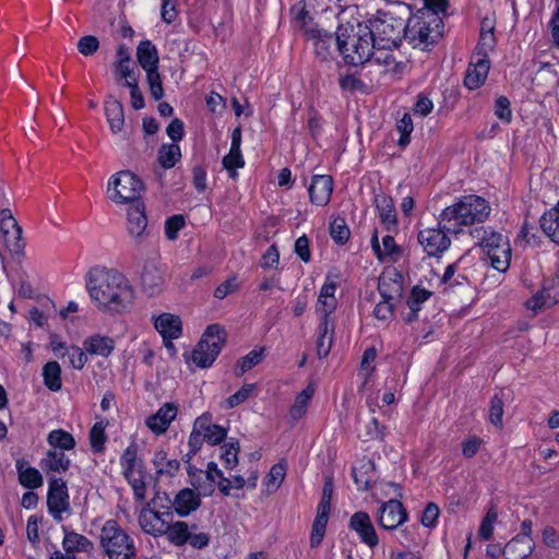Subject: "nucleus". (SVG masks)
Here are the masks:
<instances>
[{
    "label": "nucleus",
    "instance_id": "obj_1",
    "mask_svg": "<svg viewBox=\"0 0 559 559\" xmlns=\"http://www.w3.org/2000/svg\"><path fill=\"white\" fill-rule=\"evenodd\" d=\"M85 281L88 295L99 310L121 313L132 306L134 288L127 276L117 269L93 266L88 270Z\"/></svg>",
    "mask_w": 559,
    "mask_h": 559
},
{
    "label": "nucleus",
    "instance_id": "obj_2",
    "mask_svg": "<svg viewBox=\"0 0 559 559\" xmlns=\"http://www.w3.org/2000/svg\"><path fill=\"white\" fill-rule=\"evenodd\" d=\"M400 12L405 11L407 21L402 16H396L392 11L378 10L370 17L365 26L371 33L376 47L395 48L401 41L402 36L411 43H415L419 38V29L417 28L419 20L413 14L409 5H400Z\"/></svg>",
    "mask_w": 559,
    "mask_h": 559
},
{
    "label": "nucleus",
    "instance_id": "obj_3",
    "mask_svg": "<svg viewBox=\"0 0 559 559\" xmlns=\"http://www.w3.org/2000/svg\"><path fill=\"white\" fill-rule=\"evenodd\" d=\"M491 207L486 199L467 194L442 211L439 225H442L447 231L455 234L463 226L484 223L489 217Z\"/></svg>",
    "mask_w": 559,
    "mask_h": 559
},
{
    "label": "nucleus",
    "instance_id": "obj_4",
    "mask_svg": "<svg viewBox=\"0 0 559 559\" xmlns=\"http://www.w3.org/2000/svg\"><path fill=\"white\" fill-rule=\"evenodd\" d=\"M336 46L345 63L350 66L370 61L376 47L370 31L362 23L340 25Z\"/></svg>",
    "mask_w": 559,
    "mask_h": 559
},
{
    "label": "nucleus",
    "instance_id": "obj_5",
    "mask_svg": "<svg viewBox=\"0 0 559 559\" xmlns=\"http://www.w3.org/2000/svg\"><path fill=\"white\" fill-rule=\"evenodd\" d=\"M473 239L483 248L491 266L498 272H506L510 266L511 247L506 236L487 228L471 230Z\"/></svg>",
    "mask_w": 559,
    "mask_h": 559
},
{
    "label": "nucleus",
    "instance_id": "obj_6",
    "mask_svg": "<svg viewBox=\"0 0 559 559\" xmlns=\"http://www.w3.org/2000/svg\"><path fill=\"white\" fill-rule=\"evenodd\" d=\"M99 543L108 559H134L136 551L133 539L115 521L108 520L104 523Z\"/></svg>",
    "mask_w": 559,
    "mask_h": 559
},
{
    "label": "nucleus",
    "instance_id": "obj_7",
    "mask_svg": "<svg viewBox=\"0 0 559 559\" xmlns=\"http://www.w3.org/2000/svg\"><path fill=\"white\" fill-rule=\"evenodd\" d=\"M447 0H424L421 8V49L437 44L443 36Z\"/></svg>",
    "mask_w": 559,
    "mask_h": 559
},
{
    "label": "nucleus",
    "instance_id": "obj_8",
    "mask_svg": "<svg viewBox=\"0 0 559 559\" xmlns=\"http://www.w3.org/2000/svg\"><path fill=\"white\" fill-rule=\"evenodd\" d=\"M143 188L142 181L133 173L121 170L109 178L107 197L116 204L132 205L140 202Z\"/></svg>",
    "mask_w": 559,
    "mask_h": 559
},
{
    "label": "nucleus",
    "instance_id": "obj_9",
    "mask_svg": "<svg viewBox=\"0 0 559 559\" xmlns=\"http://www.w3.org/2000/svg\"><path fill=\"white\" fill-rule=\"evenodd\" d=\"M226 332L218 324H211L206 328L202 338L192 350V361L201 368L210 367L217 358L225 344Z\"/></svg>",
    "mask_w": 559,
    "mask_h": 559
},
{
    "label": "nucleus",
    "instance_id": "obj_10",
    "mask_svg": "<svg viewBox=\"0 0 559 559\" xmlns=\"http://www.w3.org/2000/svg\"><path fill=\"white\" fill-rule=\"evenodd\" d=\"M227 430L212 423V415L204 413L199 416L193 424L192 431L189 437V447L195 453L200 450L203 442L215 445L225 440Z\"/></svg>",
    "mask_w": 559,
    "mask_h": 559
},
{
    "label": "nucleus",
    "instance_id": "obj_11",
    "mask_svg": "<svg viewBox=\"0 0 559 559\" xmlns=\"http://www.w3.org/2000/svg\"><path fill=\"white\" fill-rule=\"evenodd\" d=\"M386 486L393 490V497L382 503L377 513V519L383 530L391 531L403 524L407 519V514L402 503L397 500V497L401 495L400 487L396 484H386Z\"/></svg>",
    "mask_w": 559,
    "mask_h": 559
},
{
    "label": "nucleus",
    "instance_id": "obj_12",
    "mask_svg": "<svg viewBox=\"0 0 559 559\" xmlns=\"http://www.w3.org/2000/svg\"><path fill=\"white\" fill-rule=\"evenodd\" d=\"M47 506L52 518L58 522L62 521V513L70 509L68 487L63 479L49 478Z\"/></svg>",
    "mask_w": 559,
    "mask_h": 559
},
{
    "label": "nucleus",
    "instance_id": "obj_13",
    "mask_svg": "<svg viewBox=\"0 0 559 559\" xmlns=\"http://www.w3.org/2000/svg\"><path fill=\"white\" fill-rule=\"evenodd\" d=\"M147 503L140 512L139 524L143 532L154 537L164 536L168 523L173 521V513L169 511H154Z\"/></svg>",
    "mask_w": 559,
    "mask_h": 559
},
{
    "label": "nucleus",
    "instance_id": "obj_14",
    "mask_svg": "<svg viewBox=\"0 0 559 559\" xmlns=\"http://www.w3.org/2000/svg\"><path fill=\"white\" fill-rule=\"evenodd\" d=\"M308 40L312 41L317 57L321 61H328L333 57L334 44L336 37L333 34L318 27L308 28L306 31Z\"/></svg>",
    "mask_w": 559,
    "mask_h": 559
},
{
    "label": "nucleus",
    "instance_id": "obj_15",
    "mask_svg": "<svg viewBox=\"0 0 559 559\" xmlns=\"http://www.w3.org/2000/svg\"><path fill=\"white\" fill-rule=\"evenodd\" d=\"M489 70V59H484L478 56L472 55L471 61L465 73L464 85L468 90L479 88L485 84L488 78Z\"/></svg>",
    "mask_w": 559,
    "mask_h": 559
},
{
    "label": "nucleus",
    "instance_id": "obj_16",
    "mask_svg": "<svg viewBox=\"0 0 559 559\" xmlns=\"http://www.w3.org/2000/svg\"><path fill=\"white\" fill-rule=\"evenodd\" d=\"M140 281L143 290L151 296L162 292L165 284L164 273L154 260L144 262Z\"/></svg>",
    "mask_w": 559,
    "mask_h": 559
},
{
    "label": "nucleus",
    "instance_id": "obj_17",
    "mask_svg": "<svg viewBox=\"0 0 559 559\" xmlns=\"http://www.w3.org/2000/svg\"><path fill=\"white\" fill-rule=\"evenodd\" d=\"M349 528L355 531L360 540L370 548H374L379 544L374 526L366 512L354 513L349 520Z\"/></svg>",
    "mask_w": 559,
    "mask_h": 559
},
{
    "label": "nucleus",
    "instance_id": "obj_18",
    "mask_svg": "<svg viewBox=\"0 0 559 559\" xmlns=\"http://www.w3.org/2000/svg\"><path fill=\"white\" fill-rule=\"evenodd\" d=\"M444 230V228H430L421 233V246L429 257H438L449 249L451 241Z\"/></svg>",
    "mask_w": 559,
    "mask_h": 559
},
{
    "label": "nucleus",
    "instance_id": "obj_19",
    "mask_svg": "<svg viewBox=\"0 0 559 559\" xmlns=\"http://www.w3.org/2000/svg\"><path fill=\"white\" fill-rule=\"evenodd\" d=\"M311 203L323 206L326 205L333 192V179L328 175H314L308 188Z\"/></svg>",
    "mask_w": 559,
    "mask_h": 559
},
{
    "label": "nucleus",
    "instance_id": "obj_20",
    "mask_svg": "<svg viewBox=\"0 0 559 559\" xmlns=\"http://www.w3.org/2000/svg\"><path fill=\"white\" fill-rule=\"evenodd\" d=\"M128 233L135 240H142L147 234V217L144 204L140 201L131 205L127 214Z\"/></svg>",
    "mask_w": 559,
    "mask_h": 559
},
{
    "label": "nucleus",
    "instance_id": "obj_21",
    "mask_svg": "<svg viewBox=\"0 0 559 559\" xmlns=\"http://www.w3.org/2000/svg\"><path fill=\"white\" fill-rule=\"evenodd\" d=\"M559 285L555 284V280H547L543 289L534 295L527 302V308L533 311H539L545 308H550L559 302Z\"/></svg>",
    "mask_w": 559,
    "mask_h": 559
},
{
    "label": "nucleus",
    "instance_id": "obj_22",
    "mask_svg": "<svg viewBox=\"0 0 559 559\" xmlns=\"http://www.w3.org/2000/svg\"><path fill=\"white\" fill-rule=\"evenodd\" d=\"M378 290L382 300L394 301L402 294V276L395 270L386 271L379 276Z\"/></svg>",
    "mask_w": 559,
    "mask_h": 559
},
{
    "label": "nucleus",
    "instance_id": "obj_23",
    "mask_svg": "<svg viewBox=\"0 0 559 559\" xmlns=\"http://www.w3.org/2000/svg\"><path fill=\"white\" fill-rule=\"evenodd\" d=\"M177 411L175 404L166 403L154 415L147 417L146 426L156 435L165 433L176 418Z\"/></svg>",
    "mask_w": 559,
    "mask_h": 559
},
{
    "label": "nucleus",
    "instance_id": "obj_24",
    "mask_svg": "<svg viewBox=\"0 0 559 559\" xmlns=\"http://www.w3.org/2000/svg\"><path fill=\"white\" fill-rule=\"evenodd\" d=\"M370 245L376 257L381 262L395 261V255L399 253V247L392 236L386 235L382 238V243L379 241L378 230L376 229L371 236Z\"/></svg>",
    "mask_w": 559,
    "mask_h": 559
},
{
    "label": "nucleus",
    "instance_id": "obj_25",
    "mask_svg": "<svg viewBox=\"0 0 559 559\" xmlns=\"http://www.w3.org/2000/svg\"><path fill=\"white\" fill-rule=\"evenodd\" d=\"M200 504L201 499L199 493L190 488L180 490L173 501V507L179 516H188L195 511Z\"/></svg>",
    "mask_w": 559,
    "mask_h": 559
},
{
    "label": "nucleus",
    "instance_id": "obj_26",
    "mask_svg": "<svg viewBox=\"0 0 559 559\" xmlns=\"http://www.w3.org/2000/svg\"><path fill=\"white\" fill-rule=\"evenodd\" d=\"M374 204L384 228L390 231L396 227V212L393 200L384 193L374 195Z\"/></svg>",
    "mask_w": 559,
    "mask_h": 559
},
{
    "label": "nucleus",
    "instance_id": "obj_27",
    "mask_svg": "<svg viewBox=\"0 0 559 559\" xmlns=\"http://www.w3.org/2000/svg\"><path fill=\"white\" fill-rule=\"evenodd\" d=\"M19 483L27 489H37L43 486V476L35 467L29 466L24 459H19L15 463Z\"/></svg>",
    "mask_w": 559,
    "mask_h": 559
},
{
    "label": "nucleus",
    "instance_id": "obj_28",
    "mask_svg": "<svg viewBox=\"0 0 559 559\" xmlns=\"http://www.w3.org/2000/svg\"><path fill=\"white\" fill-rule=\"evenodd\" d=\"M39 465L41 469L47 474L51 472L64 473L69 469L70 459L61 450L49 449L45 457L40 460Z\"/></svg>",
    "mask_w": 559,
    "mask_h": 559
},
{
    "label": "nucleus",
    "instance_id": "obj_29",
    "mask_svg": "<svg viewBox=\"0 0 559 559\" xmlns=\"http://www.w3.org/2000/svg\"><path fill=\"white\" fill-rule=\"evenodd\" d=\"M155 329L164 340H175L181 335V320L171 313H162L155 320Z\"/></svg>",
    "mask_w": 559,
    "mask_h": 559
},
{
    "label": "nucleus",
    "instance_id": "obj_30",
    "mask_svg": "<svg viewBox=\"0 0 559 559\" xmlns=\"http://www.w3.org/2000/svg\"><path fill=\"white\" fill-rule=\"evenodd\" d=\"M83 348L90 355L108 357L115 349V341L109 336L95 334L84 340Z\"/></svg>",
    "mask_w": 559,
    "mask_h": 559
},
{
    "label": "nucleus",
    "instance_id": "obj_31",
    "mask_svg": "<svg viewBox=\"0 0 559 559\" xmlns=\"http://www.w3.org/2000/svg\"><path fill=\"white\" fill-rule=\"evenodd\" d=\"M64 532L62 547L64 552L73 555L75 551L91 552L94 549L93 543L82 534L62 526Z\"/></svg>",
    "mask_w": 559,
    "mask_h": 559
},
{
    "label": "nucleus",
    "instance_id": "obj_32",
    "mask_svg": "<svg viewBox=\"0 0 559 559\" xmlns=\"http://www.w3.org/2000/svg\"><path fill=\"white\" fill-rule=\"evenodd\" d=\"M534 550L533 538L513 537L504 547L507 559H526Z\"/></svg>",
    "mask_w": 559,
    "mask_h": 559
},
{
    "label": "nucleus",
    "instance_id": "obj_33",
    "mask_svg": "<svg viewBox=\"0 0 559 559\" xmlns=\"http://www.w3.org/2000/svg\"><path fill=\"white\" fill-rule=\"evenodd\" d=\"M105 115L112 133H119L124 126V112L122 104L114 98L108 97L105 102Z\"/></svg>",
    "mask_w": 559,
    "mask_h": 559
},
{
    "label": "nucleus",
    "instance_id": "obj_34",
    "mask_svg": "<svg viewBox=\"0 0 559 559\" xmlns=\"http://www.w3.org/2000/svg\"><path fill=\"white\" fill-rule=\"evenodd\" d=\"M136 57L140 66L145 72L158 68V53L156 47L150 40H143L136 49Z\"/></svg>",
    "mask_w": 559,
    "mask_h": 559
},
{
    "label": "nucleus",
    "instance_id": "obj_35",
    "mask_svg": "<svg viewBox=\"0 0 559 559\" xmlns=\"http://www.w3.org/2000/svg\"><path fill=\"white\" fill-rule=\"evenodd\" d=\"M317 333V355L319 358H325L332 347L334 323L320 322Z\"/></svg>",
    "mask_w": 559,
    "mask_h": 559
},
{
    "label": "nucleus",
    "instance_id": "obj_36",
    "mask_svg": "<svg viewBox=\"0 0 559 559\" xmlns=\"http://www.w3.org/2000/svg\"><path fill=\"white\" fill-rule=\"evenodd\" d=\"M152 462L158 476H174L180 467L179 461L177 459H168L164 450L156 451Z\"/></svg>",
    "mask_w": 559,
    "mask_h": 559
},
{
    "label": "nucleus",
    "instance_id": "obj_37",
    "mask_svg": "<svg viewBox=\"0 0 559 559\" xmlns=\"http://www.w3.org/2000/svg\"><path fill=\"white\" fill-rule=\"evenodd\" d=\"M540 226L544 233L559 245V201L556 207L544 213L540 218Z\"/></svg>",
    "mask_w": 559,
    "mask_h": 559
},
{
    "label": "nucleus",
    "instance_id": "obj_38",
    "mask_svg": "<svg viewBox=\"0 0 559 559\" xmlns=\"http://www.w3.org/2000/svg\"><path fill=\"white\" fill-rule=\"evenodd\" d=\"M456 269H457V263H451V264L447 265L442 275H440L439 272H437L435 269H432L431 270L432 277L430 278V282H432L431 285H436V286L445 285L449 287H453L455 285H461L462 282L460 280L461 278L464 280V277L461 276L460 274L455 276Z\"/></svg>",
    "mask_w": 559,
    "mask_h": 559
},
{
    "label": "nucleus",
    "instance_id": "obj_39",
    "mask_svg": "<svg viewBox=\"0 0 559 559\" xmlns=\"http://www.w3.org/2000/svg\"><path fill=\"white\" fill-rule=\"evenodd\" d=\"M181 158V150L178 144H163L158 150V163L165 169L173 168Z\"/></svg>",
    "mask_w": 559,
    "mask_h": 559
},
{
    "label": "nucleus",
    "instance_id": "obj_40",
    "mask_svg": "<svg viewBox=\"0 0 559 559\" xmlns=\"http://www.w3.org/2000/svg\"><path fill=\"white\" fill-rule=\"evenodd\" d=\"M167 532L164 535L168 542L175 546H183L189 539V526L186 522L178 521L175 523H168Z\"/></svg>",
    "mask_w": 559,
    "mask_h": 559
},
{
    "label": "nucleus",
    "instance_id": "obj_41",
    "mask_svg": "<svg viewBox=\"0 0 559 559\" xmlns=\"http://www.w3.org/2000/svg\"><path fill=\"white\" fill-rule=\"evenodd\" d=\"M47 442L51 449H58L64 452L75 447L73 436L62 429H55L47 436Z\"/></svg>",
    "mask_w": 559,
    "mask_h": 559
},
{
    "label": "nucleus",
    "instance_id": "obj_42",
    "mask_svg": "<svg viewBox=\"0 0 559 559\" xmlns=\"http://www.w3.org/2000/svg\"><path fill=\"white\" fill-rule=\"evenodd\" d=\"M45 385L57 392L61 389V368L57 361H49L43 368Z\"/></svg>",
    "mask_w": 559,
    "mask_h": 559
},
{
    "label": "nucleus",
    "instance_id": "obj_43",
    "mask_svg": "<svg viewBox=\"0 0 559 559\" xmlns=\"http://www.w3.org/2000/svg\"><path fill=\"white\" fill-rule=\"evenodd\" d=\"M286 475V464L285 463H277L274 464L266 477L263 480V484L266 488L267 493L275 492L280 486L282 485L284 478Z\"/></svg>",
    "mask_w": 559,
    "mask_h": 559
},
{
    "label": "nucleus",
    "instance_id": "obj_44",
    "mask_svg": "<svg viewBox=\"0 0 559 559\" xmlns=\"http://www.w3.org/2000/svg\"><path fill=\"white\" fill-rule=\"evenodd\" d=\"M105 429L106 424L104 421H97L91 428L90 442L94 453H102L105 449V442L107 440Z\"/></svg>",
    "mask_w": 559,
    "mask_h": 559
},
{
    "label": "nucleus",
    "instance_id": "obj_45",
    "mask_svg": "<svg viewBox=\"0 0 559 559\" xmlns=\"http://www.w3.org/2000/svg\"><path fill=\"white\" fill-rule=\"evenodd\" d=\"M314 394V386L309 384L296 397L294 405L292 406L290 414L297 419L300 418L306 412L307 405Z\"/></svg>",
    "mask_w": 559,
    "mask_h": 559
},
{
    "label": "nucleus",
    "instance_id": "obj_46",
    "mask_svg": "<svg viewBox=\"0 0 559 559\" xmlns=\"http://www.w3.org/2000/svg\"><path fill=\"white\" fill-rule=\"evenodd\" d=\"M330 235L331 238L340 245H343L348 240L350 231L345 218L340 216L333 218L330 223Z\"/></svg>",
    "mask_w": 559,
    "mask_h": 559
},
{
    "label": "nucleus",
    "instance_id": "obj_47",
    "mask_svg": "<svg viewBox=\"0 0 559 559\" xmlns=\"http://www.w3.org/2000/svg\"><path fill=\"white\" fill-rule=\"evenodd\" d=\"M328 521V514L317 513L310 534V546L312 548L318 547L321 544L325 534Z\"/></svg>",
    "mask_w": 559,
    "mask_h": 559
},
{
    "label": "nucleus",
    "instance_id": "obj_48",
    "mask_svg": "<svg viewBox=\"0 0 559 559\" xmlns=\"http://www.w3.org/2000/svg\"><path fill=\"white\" fill-rule=\"evenodd\" d=\"M223 166L228 171L229 177L235 179L237 177V169L245 166L241 150L234 151L230 147L229 153L223 158Z\"/></svg>",
    "mask_w": 559,
    "mask_h": 559
},
{
    "label": "nucleus",
    "instance_id": "obj_49",
    "mask_svg": "<svg viewBox=\"0 0 559 559\" xmlns=\"http://www.w3.org/2000/svg\"><path fill=\"white\" fill-rule=\"evenodd\" d=\"M238 441H229L222 447L221 460L226 468L233 469L238 464Z\"/></svg>",
    "mask_w": 559,
    "mask_h": 559
},
{
    "label": "nucleus",
    "instance_id": "obj_50",
    "mask_svg": "<svg viewBox=\"0 0 559 559\" xmlns=\"http://www.w3.org/2000/svg\"><path fill=\"white\" fill-rule=\"evenodd\" d=\"M337 306L336 298H318L316 312L320 317V322L334 323L331 314Z\"/></svg>",
    "mask_w": 559,
    "mask_h": 559
},
{
    "label": "nucleus",
    "instance_id": "obj_51",
    "mask_svg": "<svg viewBox=\"0 0 559 559\" xmlns=\"http://www.w3.org/2000/svg\"><path fill=\"white\" fill-rule=\"evenodd\" d=\"M497 39L495 34L479 35V39L473 55L484 59H489V53L495 51Z\"/></svg>",
    "mask_w": 559,
    "mask_h": 559
},
{
    "label": "nucleus",
    "instance_id": "obj_52",
    "mask_svg": "<svg viewBox=\"0 0 559 559\" xmlns=\"http://www.w3.org/2000/svg\"><path fill=\"white\" fill-rule=\"evenodd\" d=\"M138 462V451L134 445H129L120 457V465L123 469L124 477H130L135 474V467Z\"/></svg>",
    "mask_w": 559,
    "mask_h": 559
},
{
    "label": "nucleus",
    "instance_id": "obj_53",
    "mask_svg": "<svg viewBox=\"0 0 559 559\" xmlns=\"http://www.w3.org/2000/svg\"><path fill=\"white\" fill-rule=\"evenodd\" d=\"M495 116L504 124H509L512 121V109L511 103L508 97L499 96L493 105Z\"/></svg>",
    "mask_w": 559,
    "mask_h": 559
},
{
    "label": "nucleus",
    "instance_id": "obj_54",
    "mask_svg": "<svg viewBox=\"0 0 559 559\" xmlns=\"http://www.w3.org/2000/svg\"><path fill=\"white\" fill-rule=\"evenodd\" d=\"M4 242L12 255L21 257L24 252L22 229H15L11 235L3 236Z\"/></svg>",
    "mask_w": 559,
    "mask_h": 559
},
{
    "label": "nucleus",
    "instance_id": "obj_55",
    "mask_svg": "<svg viewBox=\"0 0 559 559\" xmlns=\"http://www.w3.org/2000/svg\"><path fill=\"white\" fill-rule=\"evenodd\" d=\"M396 130L400 133L397 143L405 147L409 143V134L413 131V121L409 114H404L402 119L396 122Z\"/></svg>",
    "mask_w": 559,
    "mask_h": 559
},
{
    "label": "nucleus",
    "instance_id": "obj_56",
    "mask_svg": "<svg viewBox=\"0 0 559 559\" xmlns=\"http://www.w3.org/2000/svg\"><path fill=\"white\" fill-rule=\"evenodd\" d=\"M146 80L150 87L151 96L155 100L162 99L164 96V88L158 70H150L148 72H146Z\"/></svg>",
    "mask_w": 559,
    "mask_h": 559
},
{
    "label": "nucleus",
    "instance_id": "obj_57",
    "mask_svg": "<svg viewBox=\"0 0 559 559\" xmlns=\"http://www.w3.org/2000/svg\"><path fill=\"white\" fill-rule=\"evenodd\" d=\"M503 413H504L503 412V402L499 396L495 395L491 399L490 405H489L488 419H489L490 424H492L497 428L501 429L503 427V424H502Z\"/></svg>",
    "mask_w": 559,
    "mask_h": 559
},
{
    "label": "nucleus",
    "instance_id": "obj_58",
    "mask_svg": "<svg viewBox=\"0 0 559 559\" xmlns=\"http://www.w3.org/2000/svg\"><path fill=\"white\" fill-rule=\"evenodd\" d=\"M408 312L403 317L406 323H413L417 319V312L419 311V285H415L412 288L411 296L407 300Z\"/></svg>",
    "mask_w": 559,
    "mask_h": 559
},
{
    "label": "nucleus",
    "instance_id": "obj_59",
    "mask_svg": "<svg viewBox=\"0 0 559 559\" xmlns=\"http://www.w3.org/2000/svg\"><path fill=\"white\" fill-rule=\"evenodd\" d=\"M395 401V396H394V393L393 392H385L382 396V404H380L377 400H372L370 397L367 399V405L370 409L371 413H374L376 412V408H379V411L381 412V414L383 416H388L390 417L391 416V411L389 408H385L389 407L391 404H393Z\"/></svg>",
    "mask_w": 559,
    "mask_h": 559
},
{
    "label": "nucleus",
    "instance_id": "obj_60",
    "mask_svg": "<svg viewBox=\"0 0 559 559\" xmlns=\"http://www.w3.org/2000/svg\"><path fill=\"white\" fill-rule=\"evenodd\" d=\"M185 217L181 214L173 215L165 222V235L169 240L178 237L179 230L185 227Z\"/></svg>",
    "mask_w": 559,
    "mask_h": 559
},
{
    "label": "nucleus",
    "instance_id": "obj_61",
    "mask_svg": "<svg viewBox=\"0 0 559 559\" xmlns=\"http://www.w3.org/2000/svg\"><path fill=\"white\" fill-rule=\"evenodd\" d=\"M76 47L83 56H92L98 50L99 40L93 35H85L79 39Z\"/></svg>",
    "mask_w": 559,
    "mask_h": 559
},
{
    "label": "nucleus",
    "instance_id": "obj_62",
    "mask_svg": "<svg viewBox=\"0 0 559 559\" xmlns=\"http://www.w3.org/2000/svg\"><path fill=\"white\" fill-rule=\"evenodd\" d=\"M262 358H263V350L262 349H260V350H257V349L251 350L249 354H247L246 356H243L239 360V362H238V368L240 369L239 373L242 374L246 371L250 370L251 368H253L254 366L260 364Z\"/></svg>",
    "mask_w": 559,
    "mask_h": 559
},
{
    "label": "nucleus",
    "instance_id": "obj_63",
    "mask_svg": "<svg viewBox=\"0 0 559 559\" xmlns=\"http://www.w3.org/2000/svg\"><path fill=\"white\" fill-rule=\"evenodd\" d=\"M497 518H498L497 512L493 509H490L486 513L485 518L481 521L480 527H479V536L483 539L488 540L492 537L493 525L497 521Z\"/></svg>",
    "mask_w": 559,
    "mask_h": 559
},
{
    "label": "nucleus",
    "instance_id": "obj_64",
    "mask_svg": "<svg viewBox=\"0 0 559 559\" xmlns=\"http://www.w3.org/2000/svg\"><path fill=\"white\" fill-rule=\"evenodd\" d=\"M440 516V510L437 504L428 503L421 513V525L428 528L437 526Z\"/></svg>",
    "mask_w": 559,
    "mask_h": 559
}]
</instances>
